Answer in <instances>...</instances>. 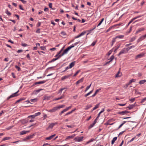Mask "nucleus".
Here are the masks:
<instances>
[{
    "label": "nucleus",
    "instance_id": "1",
    "mask_svg": "<svg viewBox=\"0 0 146 146\" xmlns=\"http://www.w3.org/2000/svg\"><path fill=\"white\" fill-rule=\"evenodd\" d=\"M84 137L83 136L78 137H77L74 138V140L76 142H80L83 140Z\"/></svg>",
    "mask_w": 146,
    "mask_h": 146
},
{
    "label": "nucleus",
    "instance_id": "2",
    "mask_svg": "<svg viewBox=\"0 0 146 146\" xmlns=\"http://www.w3.org/2000/svg\"><path fill=\"white\" fill-rule=\"evenodd\" d=\"M74 47V45H72L68 47L64 51L63 53V54H66L67 53L68 51L70 49L72 48H73Z\"/></svg>",
    "mask_w": 146,
    "mask_h": 146
},
{
    "label": "nucleus",
    "instance_id": "3",
    "mask_svg": "<svg viewBox=\"0 0 146 146\" xmlns=\"http://www.w3.org/2000/svg\"><path fill=\"white\" fill-rule=\"evenodd\" d=\"M19 92V90H18L16 92H15L14 94H13L11 95H10L7 98V99L8 100L11 98L14 97H16V96H18L19 95H18V94H17V93Z\"/></svg>",
    "mask_w": 146,
    "mask_h": 146
},
{
    "label": "nucleus",
    "instance_id": "4",
    "mask_svg": "<svg viewBox=\"0 0 146 146\" xmlns=\"http://www.w3.org/2000/svg\"><path fill=\"white\" fill-rule=\"evenodd\" d=\"M146 38V34L144 35H143L141 36L137 40V42H139L145 39Z\"/></svg>",
    "mask_w": 146,
    "mask_h": 146
},
{
    "label": "nucleus",
    "instance_id": "5",
    "mask_svg": "<svg viewBox=\"0 0 146 146\" xmlns=\"http://www.w3.org/2000/svg\"><path fill=\"white\" fill-rule=\"evenodd\" d=\"M57 123L56 122L55 123H52L49 124L48 127L46 128L47 129H52L53 127L56 125L57 124Z\"/></svg>",
    "mask_w": 146,
    "mask_h": 146
},
{
    "label": "nucleus",
    "instance_id": "6",
    "mask_svg": "<svg viewBox=\"0 0 146 146\" xmlns=\"http://www.w3.org/2000/svg\"><path fill=\"white\" fill-rule=\"evenodd\" d=\"M58 110L57 107H54L52 109L49 110L48 111L50 112H54Z\"/></svg>",
    "mask_w": 146,
    "mask_h": 146
},
{
    "label": "nucleus",
    "instance_id": "7",
    "mask_svg": "<svg viewBox=\"0 0 146 146\" xmlns=\"http://www.w3.org/2000/svg\"><path fill=\"white\" fill-rule=\"evenodd\" d=\"M126 50H127L125 48L123 49L121 51L119 52L118 55V56H119L121 54H123L125 53Z\"/></svg>",
    "mask_w": 146,
    "mask_h": 146
},
{
    "label": "nucleus",
    "instance_id": "8",
    "mask_svg": "<svg viewBox=\"0 0 146 146\" xmlns=\"http://www.w3.org/2000/svg\"><path fill=\"white\" fill-rule=\"evenodd\" d=\"M72 75V74L69 75H68L65 76L63 77H62L61 78V80H64L65 79L69 78Z\"/></svg>",
    "mask_w": 146,
    "mask_h": 146
},
{
    "label": "nucleus",
    "instance_id": "9",
    "mask_svg": "<svg viewBox=\"0 0 146 146\" xmlns=\"http://www.w3.org/2000/svg\"><path fill=\"white\" fill-rule=\"evenodd\" d=\"M30 132L29 131H25L24 130L20 132V134L21 135H23L24 134H25L27 133H29Z\"/></svg>",
    "mask_w": 146,
    "mask_h": 146
},
{
    "label": "nucleus",
    "instance_id": "10",
    "mask_svg": "<svg viewBox=\"0 0 146 146\" xmlns=\"http://www.w3.org/2000/svg\"><path fill=\"white\" fill-rule=\"evenodd\" d=\"M122 75V74L121 72H120L119 70V71L117 73L115 77H119L121 76Z\"/></svg>",
    "mask_w": 146,
    "mask_h": 146
},
{
    "label": "nucleus",
    "instance_id": "11",
    "mask_svg": "<svg viewBox=\"0 0 146 146\" xmlns=\"http://www.w3.org/2000/svg\"><path fill=\"white\" fill-rule=\"evenodd\" d=\"M56 135V134H54L53 135H52L49 137H46L45 138V139L47 140H51L52 139L53 137H54Z\"/></svg>",
    "mask_w": 146,
    "mask_h": 146
},
{
    "label": "nucleus",
    "instance_id": "12",
    "mask_svg": "<svg viewBox=\"0 0 146 146\" xmlns=\"http://www.w3.org/2000/svg\"><path fill=\"white\" fill-rule=\"evenodd\" d=\"M144 30V28H140L138 29L136 32V34H137L142 31H143Z\"/></svg>",
    "mask_w": 146,
    "mask_h": 146
},
{
    "label": "nucleus",
    "instance_id": "13",
    "mask_svg": "<svg viewBox=\"0 0 146 146\" xmlns=\"http://www.w3.org/2000/svg\"><path fill=\"white\" fill-rule=\"evenodd\" d=\"M75 136V135L73 134L71 136H68L67 137L66 140L70 139L72 138H73Z\"/></svg>",
    "mask_w": 146,
    "mask_h": 146
},
{
    "label": "nucleus",
    "instance_id": "14",
    "mask_svg": "<svg viewBox=\"0 0 146 146\" xmlns=\"http://www.w3.org/2000/svg\"><path fill=\"white\" fill-rule=\"evenodd\" d=\"M46 82V80L40 81H39L38 82H35V84H43L45 83Z\"/></svg>",
    "mask_w": 146,
    "mask_h": 146
},
{
    "label": "nucleus",
    "instance_id": "15",
    "mask_svg": "<svg viewBox=\"0 0 146 146\" xmlns=\"http://www.w3.org/2000/svg\"><path fill=\"white\" fill-rule=\"evenodd\" d=\"M84 79V78H82L81 79L78 80V81H77L76 82V84H78L82 82L83 81Z\"/></svg>",
    "mask_w": 146,
    "mask_h": 146
},
{
    "label": "nucleus",
    "instance_id": "16",
    "mask_svg": "<svg viewBox=\"0 0 146 146\" xmlns=\"http://www.w3.org/2000/svg\"><path fill=\"white\" fill-rule=\"evenodd\" d=\"M64 94H63L60 97L58 98H55L54 99V100H58L61 99H62V98H64Z\"/></svg>",
    "mask_w": 146,
    "mask_h": 146
},
{
    "label": "nucleus",
    "instance_id": "17",
    "mask_svg": "<svg viewBox=\"0 0 146 146\" xmlns=\"http://www.w3.org/2000/svg\"><path fill=\"white\" fill-rule=\"evenodd\" d=\"M135 107V105H130L129 106L127 107V108H128L129 110L131 109L134 108Z\"/></svg>",
    "mask_w": 146,
    "mask_h": 146
},
{
    "label": "nucleus",
    "instance_id": "18",
    "mask_svg": "<svg viewBox=\"0 0 146 146\" xmlns=\"http://www.w3.org/2000/svg\"><path fill=\"white\" fill-rule=\"evenodd\" d=\"M129 112L127 111H122L120 112H119V114H121L122 115H124L126 113H129Z\"/></svg>",
    "mask_w": 146,
    "mask_h": 146
},
{
    "label": "nucleus",
    "instance_id": "19",
    "mask_svg": "<svg viewBox=\"0 0 146 146\" xmlns=\"http://www.w3.org/2000/svg\"><path fill=\"white\" fill-rule=\"evenodd\" d=\"M75 64V62H71L69 65V66H70V68H72L73 67Z\"/></svg>",
    "mask_w": 146,
    "mask_h": 146
},
{
    "label": "nucleus",
    "instance_id": "20",
    "mask_svg": "<svg viewBox=\"0 0 146 146\" xmlns=\"http://www.w3.org/2000/svg\"><path fill=\"white\" fill-rule=\"evenodd\" d=\"M76 110V109L75 108L74 109L72 110V111H70L66 113L65 115V116L68 115L70 114H71L72 113L73 111H74L75 110Z\"/></svg>",
    "mask_w": 146,
    "mask_h": 146
},
{
    "label": "nucleus",
    "instance_id": "21",
    "mask_svg": "<svg viewBox=\"0 0 146 146\" xmlns=\"http://www.w3.org/2000/svg\"><path fill=\"white\" fill-rule=\"evenodd\" d=\"M146 82V80H140L139 82V83L140 84H142L144 83L145 82Z\"/></svg>",
    "mask_w": 146,
    "mask_h": 146
},
{
    "label": "nucleus",
    "instance_id": "22",
    "mask_svg": "<svg viewBox=\"0 0 146 146\" xmlns=\"http://www.w3.org/2000/svg\"><path fill=\"white\" fill-rule=\"evenodd\" d=\"M99 105H100L99 103L96 105L93 108V109L92 111H93V110H95L96 109L98 108V107H99Z\"/></svg>",
    "mask_w": 146,
    "mask_h": 146
},
{
    "label": "nucleus",
    "instance_id": "23",
    "mask_svg": "<svg viewBox=\"0 0 146 146\" xmlns=\"http://www.w3.org/2000/svg\"><path fill=\"white\" fill-rule=\"evenodd\" d=\"M100 89H98V90H97L95 93L92 96V97H94L96 95V94L99 92V91L100 90Z\"/></svg>",
    "mask_w": 146,
    "mask_h": 146
},
{
    "label": "nucleus",
    "instance_id": "24",
    "mask_svg": "<svg viewBox=\"0 0 146 146\" xmlns=\"http://www.w3.org/2000/svg\"><path fill=\"white\" fill-rule=\"evenodd\" d=\"M117 138V137H115L113 138V139H112V140L111 141V144L112 145H113L114 143V142L116 140Z\"/></svg>",
    "mask_w": 146,
    "mask_h": 146
},
{
    "label": "nucleus",
    "instance_id": "25",
    "mask_svg": "<svg viewBox=\"0 0 146 146\" xmlns=\"http://www.w3.org/2000/svg\"><path fill=\"white\" fill-rule=\"evenodd\" d=\"M37 98H35V99H31L30 100V101L31 102H35L37 101Z\"/></svg>",
    "mask_w": 146,
    "mask_h": 146
},
{
    "label": "nucleus",
    "instance_id": "26",
    "mask_svg": "<svg viewBox=\"0 0 146 146\" xmlns=\"http://www.w3.org/2000/svg\"><path fill=\"white\" fill-rule=\"evenodd\" d=\"M11 139V137H4V138H3V139L2 140V141H5V140H9V139Z\"/></svg>",
    "mask_w": 146,
    "mask_h": 146
},
{
    "label": "nucleus",
    "instance_id": "27",
    "mask_svg": "<svg viewBox=\"0 0 146 146\" xmlns=\"http://www.w3.org/2000/svg\"><path fill=\"white\" fill-rule=\"evenodd\" d=\"M93 90H91V91H90V92H88V93L87 94H85V95H84V96L85 97H87V96H88V95H89L91 93H92V92H93Z\"/></svg>",
    "mask_w": 146,
    "mask_h": 146
},
{
    "label": "nucleus",
    "instance_id": "28",
    "mask_svg": "<svg viewBox=\"0 0 146 146\" xmlns=\"http://www.w3.org/2000/svg\"><path fill=\"white\" fill-rule=\"evenodd\" d=\"M92 106V105H89L87 106L86 107V108H85V110H88V109H89V108H91Z\"/></svg>",
    "mask_w": 146,
    "mask_h": 146
},
{
    "label": "nucleus",
    "instance_id": "29",
    "mask_svg": "<svg viewBox=\"0 0 146 146\" xmlns=\"http://www.w3.org/2000/svg\"><path fill=\"white\" fill-rule=\"evenodd\" d=\"M136 36H135V37L132 38H131V39L130 40L129 42H132L133 41H134L136 39Z\"/></svg>",
    "mask_w": 146,
    "mask_h": 146
},
{
    "label": "nucleus",
    "instance_id": "30",
    "mask_svg": "<svg viewBox=\"0 0 146 146\" xmlns=\"http://www.w3.org/2000/svg\"><path fill=\"white\" fill-rule=\"evenodd\" d=\"M124 37V36L123 35H119V36H118L115 37V38H123Z\"/></svg>",
    "mask_w": 146,
    "mask_h": 146
},
{
    "label": "nucleus",
    "instance_id": "31",
    "mask_svg": "<svg viewBox=\"0 0 146 146\" xmlns=\"http://www.w3.org/2000/svg\"><path fill=\"white\" fill-rule=\"evenodd\" d=\"M67 89V88H61L60 90H59V91H58V94L59 93H61V92H62V91L63 90H64V89Z\"/></svg>",
    "mask_w": 146,
    "mask_h": 146
},
{
    "label": "nucleus",
    "instance_id": "32",
    "mask_svg": "<svg viewBox=\"0 0 146 146\" xmlns=\"http://www.w3.org/2000/svg\"><path fill=\"white\" fill-rule=\"evenodd\" d=\"M41 113L40 112H38L36 113H35V114L34 115V116H35V117H36L39 115Z\"/></svg>",
    "mask_w": 146,
    "mask_h": 146
},
{
    "label": "nucleus",
    "instance_id": "33",
    "mask_svg": "<svg viewBox=\"0 0 146 146\" xmlns=\"http://www.w3.org/2000/svg\"><path fill=\"white\" fill-rule=\"evenodd\" d=\"M61 34L62 36H66L67 34L64 31H62L61 32Z\"/></svg>",
    "mask_w": 146,
    "mask_h": 146
},
{
    "label": "nucleus",
    "instance_id": "34",
    "mask_svg": "<svg viewBox=\"0 0 146 146\" xmlns=\"http://www.w3.org/2000/svg\"><path fill=\"white\" fill-rule=\"evenodd\" d=\"M120 25V24H117L115 25H113L112 26H111V27H110V29H111V28H113V27H117V26H119Z\"/></svg>",
    "mask_w": 146,
    "mask_h": 146
},
{
    "label": "nucleus",
    "instance_id": "35",
    "mask_svg": "<svg viewBox=\"0 0 146 146\" xmlns=\"http://www.w3.org/2000/svg\"><path fill=\"white\" fill-rule=\"evenodd\" d=\"M96 123H95L93 122L92 124L90 125V126L89 127V128L90 129V128H92V127H93V126Z\"/></svg>",
    "mask_w": 146,
    "mask_h": 146
},
{
    "label": "nucleus",
    "instance_id": "36",
    "mask_svg": "<svg viewBox=\"0 0 146 146\" xmlns=\"http://www.w3.org/2000/svg\"><path fill=\"white\" fill-rule=\"evenodd\" d=\"M15 67L18 71H20L21 70L20 68L18 66L16 65L15 66Z\"/></svg>",
    "mask_w": 146,
    "mask_h": 146
},
{
    "label": "nucleus",
    "instance_id": "37",
    "mask_svg": "<svg viewBox=\"0 0 146 146\" xmlns=\"http://www.w3.org/2000/svg\"><path fill=\"white\" fill-rule=\"evenodd\" d=\"M135 47V46L134 45L132 46H129L127 48H126V49L127 50H129L131 49L132 48H134Z\"/></svg>",
    "mask_w": 146,
    "mask_h": 146
},
{
    "label": "nucleus",
    "instance_id": "38",
    "mask_svg": "<svg viewBox=\"0 0 146 146\" xmlns=\"http://www.w3.org/2000/svg\"><path fill=\"white\" fill-rule=\"evenodd\" d=\"M143 56V54H140L137 55L136 57L137 58H140Z\"/></svg>",
    "mask_w": 146,
    "mask_h": 146
},
{
    "label": "nucleus",
    "instance_id": "39",
    "mask_svg": "<svg viewBox=\"0 0 146 146\" xmlns=\"http://www.w3.org/2000/svg\"><path fill=\"white\" fill-rule=\"evenodd\" d=\"M91 84H90L89 86H88L87 87V88H86V90H85V92H86V91H87L91 87Z\"/></svg>",
    "mask_w": 146,
    "mask_h": 146
},
{
    "label": "nucleus",
    "instance_id": "40",
    "mask_svg": "<svg viewBox=\"0 0 146 146\" xmlns=\"http://www.w3.org/2000/svg\"><path fill=\"white\" fill-rule=\"evenodd\" d=\"M143 16V15H139V16H137V17H136L134 18H133V19L134 20H135L136 19H137L138 18H139V17H140L142 16Z\"/></svg>",
    "mask_w": 146,
    "mask_h": 146
},
{
    "label": "nucleus",
    "instance_id": "41",
    "mask_svg": "<svg viewBox=\"0 0 146 146\" xmlns=\"http://www.w3.org/2000/svg\"><path fill=\"white\" fill-rule=\"evenodd\" d=\"M25 99L23 98H21V99H19V100H17L16 102L18 103L21 101L23 100H24Z\"/></svg>",
    "mask_w": 146,
    "mask_h": 146
},
{
    "label": "nucleus",
    "instance_id": "42",
    "mask_svg": "<svg viewBox=\"0 0 146 146\" xmlns=\"http://www.w3.org/2000/svg\"><path fill=\"white\" fill-rule=\"evenodd\" d=\"M86 33L85 31H83L80 34V36H81L83 35H84Z\"/></svg>",
    "mask_w": 146,
    "mask_h": 146
},
{
    "label": "nucleus",
    "instance_id": "43",
    "mask_svg": "<svg viewBox=\"0 0 146 146\" xmlns=\"http://www.w3.org/2000/svg\"><path fill=\"white\" fill-rule=\"evenodd\" d=\"M146 100V97L144 98L143 99H142L141 101V103H143Z\"/></svg>",
    "mask_w": 146,
    "mask_h": 146
},
{
    "label": "nucleus",
    "instance_id": "44",
    "mask_svg": "<svg viewBox=\"0 0 146 146\" xmlns=\"http://www.w3.org/2000/svg\"><path fill=\"white\" fill-rule=\"evenodd\" d=\"M65 106L64 105H61L59 106H57V108H58V109H60V108H63Z\"/></svg>",
    "mask_w": 146,
    "mask_h": 146
},
{
    "label": "nucleus",
    "instance_id": "45",
    "mask_svg": "<svg viewBox=\"0 0 146 146\" xmlns=\"http://www.w3.org/2000/svg\"><path fill=\"white\" fill-rule=\"evenodd\" d=\"M80 71V70H78L74 75V76H75Z\"/></svg>",
    "mask_w": 146,
    "mask_h": 146
},
{
    "label": "nucleus",
    "instance_id": "46",
    "mask_svg": "<svg viewBox=\"0 0 146 146\" xmlns=\"http://www.w3.org/2000/svg\"><path fill=\"white\" fill-rule=\"evenodd\" d=\"M34 135H30V136H28L27 138V139H30L31 138L33 137V136Z\"/></svg>",
    "mask_w": 146,
    "mask_h": 146
},
{
    "label": "nucleus",
    "instance_id": "47",
    "mask_svg": "<svg viewBox=\"0 0 146 146\" xmlns=\"http://www.w3.org/2000/svg\"><path fill=\"white\" fill-rule=\"evenodd\" d=\"M94 140H95L94 139H90L89 141H88L87 143L88 144L90 142H92Z\"/></svg>",
    "mask_w": 146,
    "mask_h": 146
},
{
    "label": "nucleus",
    "instance_id": "48",
    "mask_svg": "<svg viewBox=\"0 0 146 146\" xmlns=\"http://www.w3.org/2000/svg\"><path fill=\"white\" fill-rule=\"evenodd\" d=\"M58 59V57H57V58H53V59L50 62H53L56 60H57V59Z\"/></svg>",
    "mask_w": 146,
    "mask_h": 146
},
{
    "label": "nucleus",
    "instance_id": "49",
    "mask_svg": "<svg viewBox=\"0 0 146 146\" xmlns=\"http://www.w3.org/2000/svg\"><path fill=\"white\" fill-rule=\"evenodd\" d=\"M6 13L8 15H11V14L9 12L8 10H7L6 11Z\"/></svg>",
    "mask_w": 146,
    "mask_h": 146
},
{
    "label": "nucleus",
    "instance_id": "50",
    "mask_svg": "<svg viewBox=\"0 0 146 146\" xmlns=\"http://www.w3.org/2000/svg\"><path fill=\"white\" fill-rule=\"evenodd\" d=\"M30 117H31L33 119V118H34L35 117V116H34V115H31L29 116L28 117V118H30Z\"/></svg>",
    "mask_w": 146,
    "mask_h": 146
},
{
    "label": "nucleus",
    "instance_id": "51",
    "mask_svg": "<svg viewBox=\"0 0 146 146\" xmlns=\"http://www.w3.org/2000/svg\"><path fill=\"white\" fill-rule=\"evenodd\" d=\"M114 58V56H111V57H110V62L112 61L113 59Z\"/></svg>",
    "mask_w": 146,
    "mask_h": 146
},
{
    "label": "nucleus",
    "instance_id": "52",
    "mask_svg": "<svg viewBox=\"0 0 146 146\" xmlns=\"http://www.w3.org/2000/svg\"><path fill=\"white\" fill-rule=\"evenodd\" d=\"M66 111V110L65 109H64V110L62 111H61V113H60V115H61L62 113H63L64 112Z\"/></svg>",
    "mask_w": 146,
    "mask_h": 146
},
{
    "label": "nucleus",
    "instance_id": "53",
    "mask_svg": "<svg viewBox=\"0 0 146 146\" xmlns=\"http://www.w3.org/2000/svg\"><path fill=\"white\" fill-rule=\"evenodd\" d=\"M64 54H63V53L62 54H60L59 55V56L58 57V59H59V58H60Z\"/></svg>",
    "mask_w": 146,
    "mask_h": 146
},
{
    "label": "nucleus",
    "instance_id": "54",
    "mask_svg": "<svg viewBox=\"0 0 146 146\" xmlns=\"http://www.w3.org/2000/svg\"><path fill=\"white\" fill-rule=\"evenodd\" d=\"M71 107L72 106H70L69 107L66 108V109H65L66 111H67L68 110L70 109L71 108Z\"/></svg>",
    "mask_w": 146,
    "mask_h": 146
},
{
    "label": "nucleus",
    "instance_id": "55",
    "mask_svg": "<svg viewBox=\"0 0 146 146\" xmlns=\"http://www.w3.org/2000/svg\"><path fill=\"white\" fill-rule=\"evenodd\" d=\"M135 98H133L130 99V101H131V102H133L135 101Z\"/></svg>",
    "mask_w": 146,
    "mask_h": 146
},
{
    "label": "nucleus",
    "instance_id": "56",
    "mask_svg": "<svg viewBox=\"0 0 146 146\" xmlns=\"http://www.w3.org/2000/svg\"><path fill=\"white\" fill-rule=\"evenodd\" d=\"M36 33H40V29H38L36 31Z\"/></svg>",
    "mask_w": 146,
    "mask_h": 146
},
{
    "label": "nucleus",
    "instance_id": "57",
    "mask_svg": "<svg viewBox=\"0 0 146 146\" xmlns=\"http://www.w3.org/2000/svg\"><path fill=\"white\" fill-rule=\"evenodd\" d=\"M22 45L24 47H26L27 46V44L25 43H23L22 44Z\"/></svg>",
    "mask_w": 146,
    "mask_h": 146
},
{
    "label": "nucleus",
    "instance_id": "58",
    "mask_svg": "<svg viewBox=\"0 0 146 146\" xmlns=\"http://www.w3.org/2000/svg\"><path fill=\"white\" fill-rule=\"evenodd\" d=\"M98 118H99V117H97L96 118L94 122L95 123H96L97 122V121L98 120Z\"/></svg>",
    "mask_w": 146,
    "mask_h": 146
},
{
    "label": "nucleus",
    "instance_id": "59",
    "mask_svg": "<svg viewBox=\"0 0 146 146\" xmlns=\"http://www.w3.org/2000/svg\"><path fill=\"white\" fill-rule=\"evenodd\" d=\"M115 38H113L112 41V45H113V43L115 42Z\"/></svg>",
    "mask_w": 146,
    "mask_h": 146
},
{
    "label": "nucleus",
    "instance_id": "60",
    "mask_svg": "<svg viewBox=\"0 0 146 146\" xmlns=\"http://www.w3.org/2000/svg\"><path fill=\"white\" fill-rule=\"evenodd\" d=\"M49 7L52 9V4L51 3H50L49 4Z\"/></svg>",
    "mask_w": 146,
    "mask_h": 146
},
{
    "label": "nucleus",
    "instance_id": "61",
    "mask_svg": "<svg viewBox=\"0 0 146 146\" xmlns=\"http://www.w3.org/2000/svg\"><path fill=\"white\" fill-rule=\"evenodd\" d=\"M80 42V41H79L78 42H77L75 43L74 45L72 44V45H74V46H75V45H77V44H79Z\"/></svg>",
    "mask_w": 146,
    "mask_h": 146
},
{
    "label": "nucleus",
    "instance_id": "62",
    "mask_svg": "<svg viewBox=\"0 0 146 146\" xmlns=\"http://www.w3.org/2000/svg\"><path fill=\"white\" fill-rule=\"evenodd\" d=\"M134 20L133 19H132L128 23V25H129Z\"/></svg>",
    "mask_w": 146,
    "mask_h": 146
},
{
    "label": "nucleus",
    "instance_id": "63",
    "mask_svg": "<svg viewBox=\"0 0 146 146\" xmlns=\"http://www.w3.org/2000/svg\"><path fill=\"white\" fill-rule=\"evenodd\" d=\"M41 23L40 22H38V23L37 25V27H39L41 25Z\"/></svg>",
    "mask_w": 146,
    "mask_h": 146
},
{
    "label": "nucleus",
    "instance_id": "64",
    "mask_svg": "<svg viewBox=\"0 0 146 146\" xmlns=\"http://www.w3.org/2000/svg\"><path fill=\"white\" fill-rule=\"evenodd\" d=\"M23 51V50H19L17 51V52L18 53H21Z\"/></svg>",
    "mask_w": 146,
    "mask_h": 146
}]
</instances>
